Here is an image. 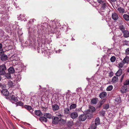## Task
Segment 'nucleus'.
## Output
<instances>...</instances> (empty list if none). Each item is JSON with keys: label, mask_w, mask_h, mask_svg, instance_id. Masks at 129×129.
<instances>
[{"label": "nucleus", "mask_w": 129, "mask_h": 129, "mask_svg": "<svg viewBox=\"0 0 129 129\" xmlns=\"http://www.w3.org/2000/svg\"><path fill=\"white\" fill-rule=\"evenodd\" d=\"M2 94L5 96V98L11 101L16 102L18 101V98L12 93L9 94V92L6 89H3L1 91Z\"/></svg>", "instance_id": "f257e3e1"}, {"label": "nucleus", "mask_w": 129, "mask_h": 129, "mask_svg": "<svg viewBox=\"0 0 129 129\" xmlns=\"http://www.w3.org/2000/svg\"><path fill=\"white\" fill-rule=\"evenodd\" d=\"M9 18V17L7 14L3 15L1 18V23L3 24H4L6 23L7 20H8Z\"/></svg>", "instance_id": "f03ea898"}, {"label": "nucleus", "mask_w": 129, "mask_h": 129, "mask_svg": "<svg viewBox=\"0 0 129 129\" xmlns=\"http://www.w3.org/2000/svg\"><path fill=\"white\" fill-rule=\"evenodd\" d=\"M7 68L6 66L4 64H3L0 66V75H3L5 73V71Z\"/></svg>", "instance_id": "7ed1b4c3"}, {"label": "nucleus", "mask_w": 129, "mask_h": 129, "mask_svg": "<svg viewBox=\"0 0 129 129\" xmlns=\"http://www.w3.org/2000/svg\"><path fill=\"white\" fill-rule=\"evenodd\" d=\"M100 8V10L102 12H104L105 11V9L107 7L108 4L106 1L105 2L102 4Z\"/></svg>", "instance_id": "20e7f679"}, {"label": "nucleus", "mask_w": 129, "mask_h": 129, "mask_svg": "<svg viewBox=\"0 0 129 129\" xmlns=\"http://www.w3.org/2000/svg\"><path fill=\"white\" fill-rule=\"evenodd\" d=\"M87 118L86 114H83L80 115L79 117V119L80 121H85Z\"/></svg>", "instance_id": "39448f33"}, {"label": "nucleus", "mask_w": 129, "mask_h": 129, "mask_svg": "<svg viewBox=\"0 0 129 129\" xmlns=\"http://www.w3.org/2000/svg\"><path fill=\"white\" fill-rule=\"evenodd\" d=\"M59 118L58 117H54L52 118V123L54 125L58 124L59 122Z\"/></svg>", "instance_id": "423d86ee"}, {"label": "nucleus", "mask_w": 129, "mask_h": 129, "mask_svg": "<svg viewBox=\"0 0 129 129\" xmlns=\"http://www.w3.org/2000/svg\"><path fill=\"white\" fill-rule=\"evenodd\" d=\"M70 116L72 119H75L78 117V114L76 112H73L71 113Z\"/></svg>", "instance_id": "0eeeda50"}, {"label": "nucleus", "mask_w": 129, "mask_h": 129, "mask_svg": "<svg viewBox=\"0 0 129 129\" xmlns=\"http://www.w3.org/2000/svg\"><path fill=\"white\" fill-rule=\"evenodd\" d=\"M66 122V120L60 118L59 120V122L58 124L61 126H63L65 124Z\"/></svg>", "instance_id": "6e6552de"}, {"label": "nucleus", "mask_w": 129, "mask_h": 129, "mask_svg": "<svg viewBox=\"0 0 129 129\" xmlns=\"http://www.w3.org/2000/svg\"><path fill=\"white\" fill-rule=\"evenodd\" d=\"M112 18L114 20H117L118 19V17L117 14L116 13H112Z\"/></svg>", "instance_id": "1a4fd4ad"}, {"label": "nucleus", "mask_w": 129, "mask_h": 129, "mask_svg": "<svg viewBox=\"0 0 129 129\" xmlns=\"http://www.w3.org/2000/svg\"><path fill=\"white\" fill-rule=\"evenodd\" d=\"M107 95V93L105 92H103L101 93L99 95V97L101 99L103 98Z\"/></svg>", "instance_id": "9d476101"}, {"label": "nucleus", "mask_w": 129, "mask_h": 129, "mask_svg": "<svg viewBox=\"0 0 129 129\" xmlns=\"http://www.w3.org/2000/svg\"><path fill=\"white\" fill-rule=\"evenodd\" d=\"M97 125L95 124L94 123V121H92L89 128L90 129H96Z\"/></svg>", "instance_id": "9b49d317"}, {"label": "nucleus", "mask_w": 129, "mask_h": 129, "mask_svg": "<svg viewBox=\"0 0 129 129\" xmlns=\"http://www.w3.org/2000/svg\"><path fill=\"white\" fill-rule=\"evenodd\" d=\"M122 61L124 64L128 63L129 62V57L128 56H126L124 58Z\"/></svg>", "instance_id": "f8f14e48"}, {"label": "nucleus", "mask_w": 129, "mask_h": 129, "mask_svg": "<svg viewBox=\"0 0 129 129\" xmlns=\"http://www.w3.org/2000/svg\"><path fill=\"white\" fill-rule=\"evenodd\" d=\"M52 107L53 110L54 111L57 110L59 108V106L56 104L52 105Z\"/></svg>", "instance_id": "ddd939ff"}, {"label": "nucleus", "mask_w": 129, "mask_h": 129, "mask_svg": "<svg viewBox=\"0 0 129 129\" xmlns=\"http://www.w3.org/2000/svg\"><path fill=\"white\" fill-rule=\"evenodd\" d=\"M35 113L36 115L39 116H42L43 114V113L41 112V111L39 110L35 111Z\"/></svg>", "instance_id": "4468645a"}, {"label": "nucleus", "mask_w": 129, "mask_h": 129, "mask_svg": "<svg viewBox=\"0 0 129 129\" xmlns=\"http://www.w3.org/2000/svg\"><path fill=\"white\" fill-rule=\"evenodd\" d=\"M44 116L46 118L51 119L52 117V115L49 113H44Z\"/></svg>", "instance_id": "2eb2a0df"}, {"label": "nucleus", "mask_w": 129, "mask_h": 129, "mask_svg": "<svg viewBox=\"0 0 129 129\" xmlns=\"http://www.w3.org/2000/svg\"><path fill=\"white\" fill-rule=\"evenodd\" d=\"M98 99L97 98H93L91 100V103L92 104L96 105L98 102Z\"/></svg>", "instance_id": "dca6fc26"}, {"label": "nucleus", "mask_w": 129, "mask_h": 129, "mask_svg": "<svg viewBox=\"0 0 129 129\" xmlns=\"http://www.w3.org/2000/svg\"><path fill=\"white\" fill-rule=\"evenodd\" d=\"M117 10L119 11V13L122 14L124 13H125V9L124 8H121V7H119L118 8Z\"/></svg>", "instance_id": "f3484780"}, {"label": "nucleus", "mask_w": 129, "mask_h": 129, "mask_svg": "<svg viewBox=\"0 0 129 129\" xmlns=\"http://www.w3.org/2000/svg\"><path fill=\"white\" fill-rule=\"evenodd\" d=\"M127 89V86H124L122 87L121 90V93H123L126 92V91Z\"/></svg>", "instance_id": "a211bd4d"}, {"label": "nucleus", "mask_w": 129, "mask_h": 129, "mask_svg": "<svg viewBox=\"0 0 129 129\" xmlns=\"http://www.w3.org/2000/svg\"><path fill=\"white\" fill-rule=\"evenodd\" d=\"M8 84L10 87H13L16 85V83L15 82L13 81H9L8 82Z\"/></svg>", "instance_id": "6ab92c4d"}, {"label": "nucleus", "mask_w": 129, "mask_h": 129, "mask_svg": "<svg viewBox=\"0 0 129 129\" xmlns=\"http://www.w3.org/2000/svg\"><path fill=\"white\" fill-rule=\"evenodd\" d=\"M123 32L124 37L127 38L129 37V32L128 31L125 30Z\"/></svg>", "instance_id": "aec40b11"}, {"label": "nucleus", "mask_w": 129, "mask_h": 129, "mask_svg": "<svg viewBox=\"0 0 129 129\" xmlns=\"http://www.w3.org/2000/svg\"><path fill=\"white\" fill-rule=\"evenodd\" d=\"M123 18L126 21H129V13L128 14H125L123 16Z\"/></svg>", "instance_id": "412c9836"}, {"label": "nucleus", "mask_w": 129, "mask_h": 129, "mask_svg": "<svg viewBox=\"0 0 129 129\" xmlns=\"http://www.w3.org/2000/svg\"><path fill=\"white\" fill-rule=\"evenodd\" d=\"M39 119L41 121L44 122H46L47 120L46 118L44 116L40 117Z\"/></svg>", "instance_id": "4be33fe9"}, {"label": "nucleus", "mask_w": 129, "mask_h": 129, "mask_svg": "<svg viewBox=\"0 0 129 129\" xmlns=\"http://www.w3.org/2000/svg\"><path fill=\"white\" fill-rule=\"evenodd\" d=\"M118 79L117 77L114 76L112 79L111 82L112 83H115L118 82Z\"/></svg>", "instance_id": "5701e85b"}, {"label": "nucleus", "mask_w": 129, "mask_h": 129, "mask_svg": "<svg viewBox=\"0 0 129 129\" xmlns=\"http://www.w3.org/2000/svg\"><path fill=\"white\" fill-rule=\"evenodd\" d=\"M8 72L9 73L13 74L15 72L14 69L13 67H10L8 69Z\"/></svg>", "instance_id": "b1692460"}, {"label": "nucleus", "mask_w": 129, "mask_h": 129, "mask_svg": "<svg viewBox=\"0 0 129 129\" xmlns=\"http://www.w3.org/2000/svg\"><path fill=\"white\" fill-rule=\"evenodd\" d=\"M8 56L7 55L3 54L1 56V59L3 61H5L7 59Z\"/></svg>", "instance_id": "393cba45"}, {"label": "nucleus", "mask_w": 129, "mask_h": 129, "mask_svg": "<svg viewBox=\"0 0 129 129\" xmlns=\"http://www.w3.org/2000/svg\"><path fill=\"white\" fill-rule=\"evenodd\" d=\"M103 100H102L99 102L97 104V106L96 107V108L98 109L100 108L101 106L104 103V102H103Z\"/></svg>", "instance_id": "a878e982"}, {"label": "nucleus", "mask_w": 129, "mask_h": 129, "mask_svg": "<svg viewBox=\"0 0 129 129\" xmlns=\"http://www.w3.org/2000/svg\"><path fill=\"white\" fill-rule=\"evenodd\" d=\"M100 119L99 117H97L95 120L94 123L97 125H99L100 124Z\"/></svg>", "instance_id": "bb28decb"}, {"label": "nucleus", "mask_w": 129, "mask_h": 129, "mask_svg": "<svg viewBox=\"0 0 129 129\" xmlns=\"http://www.w3.org/2000/svg\"><path fill=\"white\" fill-rule=\"evenodd\" d=\"M122 70L121 69H120L116 73V75L117 76H120L122 74Z\"/></svg>", "instance_id": "cd10ccee"}, {"label": "nucleus", "mask_w": 129, "mask_h": 129, "mask_svg": "<svg viewBox=\"0 0 129 129\" xmlns=\"http://www.w3.org/2000/svg\"><path fill=\"white\" fill-rule=\"evenodd\" d=\"M76 107L77 105L76 104H72L70 106V110L74 109L76 108Z\"/></svg>", "instance_id": "c85d7f7f"}, {"label": "nucleus", "mask_w": 129, "mask_h": 129, "mask_svg": "<svg viewBox=\"0 0 129 129\" xmlns=\"http://www.w3.org/2000/svg\"><path fill=\"white\" fill-rule=\"evenodd\" d=\"M56 115L59 118H61L63 116L62 113H60L59 111L56 112Z\"/></svg>", "instance_id": "c756f323"}, {"label": "nucleus", "mask_w": 129, "mask_h": 129, "mask_svg": "<svg viewBox=\"0 0 129 129\" xmlns=\"http://www.w3.org/2000/svg\"><path fill=\"white\" fill-rule=\"evenodd\" d=\"M70 109L69 108H65L64 110V113L66 114H69L70 113Z\"/></svg>", "instance_id": "7c9ffc66"}, {"label": "nucleus", "mask_w": 129, "mask_h": 129, "mask_svg": "<svg viewBox=\"0 0 129 129\" xmlns=\"http://www.w3.org/2000/svg\"><path fill=\"white\" fill-rule=\"evenodd\" d=\"M89 108L90 111L92 112H94L96 110L95 107L93 106H90Z\"/></svg>", "instance_id": "2f4dec72"}, {"label": "nucleus", "mask_w": 129, "mask_h": 129, "mask_svg": "<svg viewBox=\"0 0 129 129\" xmlns=\"http://www.w3.org/2000/svg\"><path fill=\"white\" fill-rule=\"evenodd\" d=\"M17 101H17L16 102H16V103L15 104L16 105V106H22L23 105V103H22L21 101H20L19 102H17Z\"/></svg>", "instance_id": "473e14b6"}, {"label": "nucleus", "mask_w": 129, "mask_h": 129, "mask_svg": "<svg viewBox=\"0 0 129 129\" xmlns=\"http://www.w3.org/2000/svg\"><path fill=\"white\" fill-rule=\"evenodd\" d=\"M24 107L28 110H31L32 108L31 106L28 105H25L24 106Z\"/></svg>", "instance_id": "72a5a7b5"}, {"label": "nucleus", "mask_w": 129, "mask_h": 129, "mask_svg": "<svg viewBox=\"0 0 129 129\" xmlns=\"http://www.w3.org/2000/svg\"><path fill=\"white\" fill-rule=\"evenodd\" d=\"M73 124V122L72 121H70L67 123V125L69 127L72 126Z\"/></svg>", "instance_id": "f704fd0d"}, {"label": "nucleus", "mask_w": 129, "mask_h": 129, "mask_svg": "<svg viewBox=\"0 0 129 129\" xmlns=\"http://www.w3.org/2000/svg\"><path fill=\"white\" fill-rule=\"evenodd\" d=\"M109 106L108 104H105L103 106V108L105 109H107L109 108Z\"/></svg>", "instance_id": "c9c22d12"}, {"label": "nucleus", "mask_w": 129, "mask_h": 129, "mask_svg": "<svg viewBox=\"0 0 129 129\" xmlns=\"http://www.w3.org/2000/svg\"><path fill=\"white\" fill-rule=\"evenodd\" d=\"M119 29L122 32L125 30L124 27L123 25H121L119 26Z\"/></svg>", "instance_id": "e433bc0d"}, {"label": "nucleus", "mask_w": 129, "mask_h": 129, "mask_svg": "<svg viewBox=\"0 0 129 129\" xmlns=\"http://www.w3.org/2000/svg\"><path fill=\"white\" fill-rule=\"evenodd\" d=\"M124 63L123 62L120 63L118 64V67L119 68H122L124 66Z\"/></svg>", "instance_id": "4c0bfd02"}, {"label": "nucleus", "mask_w": 129, "mask_h": 129, "mask_svg": "<svg viewBox=\"0 0 129 129\" xmlns=\"http://www.w3.org/2000/svg\"><path fill=\"white\" fill-rule=\"evenodd\" d=\"M113 88V86L112 85H110L107 87L106 89V90L107 91L111 90Z\"/></svg>", "instance_id": "58836bf2"}, {"label": "nucleus", "mask_w": 129, "mask_h": 129, "mask_svg": "<svg viewBox=\"0 0 129 129\" xmlns=\"http://www.w3.org/2000/svg\"><path fill=\"white\" fill-rule=\"evenodd\" d=\"M116 59V57L114 56H112L110 59L111 62H114Z\"/></svg>", "instance_id": "ea45409f"}, {"label": "nucleus", "mask_w": 129, "mask_h": 129, "mask_svg": "<svg viewBox=\"0 0 129 129\" xmlns=\"http://www.w3.org/2000/svg\"><path fill=\"white\" fill-rule=\"evenodd\" d=\"M87 117H88V119H90L92 117V113H89L87 114Z\"/></svg>", "instance_id": "a19ab883"}, {"label": "nucleus", "mask_w": 129, "mask_h": 129, "mask_svg": "<svg viewBox=\"0 0 129 129\" xmlns=\"http://www.w3.org/2000/svg\"><path fill=\"white\" fill-rule=\"evenodd\" d=\"M97 1L99 4H101L106 2L105 0H97Z\"/></svg>", "instance_id": "79ce46f5"}, {"label": "nucleus", "mask_w": 129, "mask_h": 129, "mask_svg": "<svg viewBox=\"0 0 129 129\" xmlns=\"http://www.w3.org/2000/svg\"><path fill=\"white\" fill-rule=\"evenodd\" d=\"M124 86H126L129 84V80H127L123 83Z\"/></svg>", "instance_id": "37998d69"}, {"label": "nucleus", "mask_w": 129, "mask_h": 129, "mask_svg": "<svg viewBox=\"0 0 129 129\" xmlns=\"http://www.w3.org/2000/svg\"><path fill=\"white\" fill-rule=\"evenodd\" d=\"M105 111L102 110L100 112V113L101 115H102L103 116H104L105 114Z\"/></svg>", "instance_id": "c03bdc74"}, {"label": "nucleus", "mask_w": 129, "mask_h": 129, "mask_svg": "<svg viewBox=\"0 0 129 129\" xmlns=\"http://www.w3.org/2000/svg\"><path fill=\"white\" fill-rule=\"evenodd\" d=\"M125 54L126 55L129 54V48H128L125 50Z\"/></svg>", "instance_id": "a18cd8bd"}, {"label": "nucleus", "mask_w": 129, "mask_h": 129, "mask_svg": "<svg viewBox=\"0 0 129 129\" xmlns=\"http://www.w3.org/2000/svg\"><path fill=\"white\" fill-rule=\"evenodd\" d=\"M4 52L3 49L0 50V55H2L4 54Z\"/></svg>", "instance_id": "49530a36"}, {"label": "nucleus", "mask_w": 129, "mask_h": 129, "mask_svg": "<svg viewBox=\"0 0 129 129\" xmlns=\"http://www.w3.org/2000/svg\"><path fill=\"white\" fill-rule=\"evenodd\" d=\"M6 87V86L5 85L3 84L2 85L0 83V87H1L3 89L5 88Z\"/></svg>", "instance_id": "de8ad7c7"}, {"label": "nucleus", "mask_w": 129, "mask_h": 129, "mask_svg": "<svg viewBox=\"0 0 129 129\" xmlns=\"http://www.w3.org/2000/svg\"><path fill=\"white\" fill-rule=\"evenodd\" d=\"M113 72H111L109 74V76L110 77H111L113 76Z\"/></svg>", "instance_id": "09e8293b"}, {"label": "nucleus", "mask_w": 129, "mask_h": 129, "mask_svg": "<svg viewBox=\"0 0 129 129\" xmlns=\"http://www.w3.org/2000/svg\"><path fill=\"white\" fill-rule=\"evenodd\" d=\"M124 74L122 76L121 79H120V81L121 82L122 81V80L124 78Z\"/></svg>", "instance_id": "8fccbe9b"}, {"label": "nucleus", "mask_w": 129, "mask_h": 129, "mask_svg": "<svg viewBox=\"0 0 129 129\" xmlns=\"http://www.w3.org/2000/svg\"><path fill=\"white\" fill-rule=\"evenodd\" d=\"M25 15H22V14H20V18H22L23 17H25Z\"/></svg>", "instance_id": "3c124183"}, {"label": "nucleus", "mask_w": 129, "mask_h": 129, "mask_svg": "<svg viewBox=\"0 0 129 129\" xmlns=\"http://www.w3.org/2000/svg\"><path fill=\"white\" fill-rule=\"evenodd\" d=\"M33 111H34V110H33L32 109H31V110H29V112H30L32 114H34V113L33 112Z\"/></svg>", "instance_id": "603ef678"}, {"label": "nucleus", "mask_w": 129, "mask_h": 129, "mask_svg": "<svg viewBox=\"0 0 129 129\" xmlns=\"http://www.w3.org/2000/svg\"><path fill=\"white\" fill-rule=\"evenodd\" d=\"M3 47V46L2 44L1 43H0V50H1L2 49Z\"/></svg>", "instance_id": "864d4df0"}, {"label": "nucleus", "mask_w": 129, "mask_h": 129, "mask_svg": "<svg viewBox=\"0 0 129 129\" xmlns=\"http://www.w3.org/2000/svg\"><path fill=\"white\" fill-rule=\"evenodd\" d=\"M111 1L113 2H115L116 1V0H110Z\"/></svg>", "instance_id": "5fc2aeb1"}, {"label": "nucleus", "mask_w": 129, "mask_h": 129, "mask_svg": "<svg viewBox=\"0 0 129 129\" xmlns=\"http://www.w3.org/2000/svg\"><path fill=\"white\" fill-rule=\"evenodd\" d=\"M56 37H57V38H59V35H57V36H56Z\"/></svg>", "instance_id": "6e6d98bb"}, {"label": "nucleus", "mask_w": 129, "mask_h": 129, "mask_svg": "<svg viewBox=\"0 0 129 129\" xmlns=\"http://www.w3.org/2000/svg\"><path fill=\"white\" fill-rule=\"evenodd\" d=\"M11 102L12 103H14L13 102H12L11 101Z\"/></svg>", "instance_id": "4d7b16f0"}, {"label": "nucleus", "mask_w": 129, "mask_h": 129, "mask_svg": "<svg viewBox=\"0 0 129 129\" xmlns=\"http://www.w3.org/2000/svg\"><path fill=\"white\" fill-rule=\"evenodd\" d=\"M27 124H28L29 125H30V124H29V123H27Z\"/></svg>", "instance_id": "13d9d810"}, {"label": "nucleus", "mask_w": 129, "mask_h": 129, "mask_svg": "<svg viewBox=\"0 0 129 129\" xmlns=\"http://www.w3.org/2000/svg\"><path fill=\"white\" fill-rule=\"evenodd\" d=\"M74 129H79V128H74Z\"/></svg>", "instance_id": "bf43d9fd"}, {"label": "nucleus", "mask_w": 129, "mask_h": 129, "mask_svg": "<svg viewBox=\"0 0 129 129\" xmlns=\"http://www.w3.org/2000/svg\"><path fill=\"white\" fill-rule=\"evenodd\" d=\"M88 129H90L89 128Z\"/></svg>", "instance_id": "052dcab7"}]
</instances>
